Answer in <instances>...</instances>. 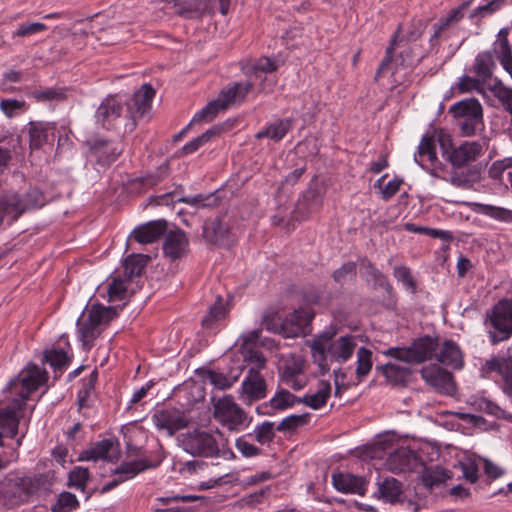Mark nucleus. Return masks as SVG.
<instances>
[{"mask_svg":"<svg viewBox=\"0 0 512 512\" xmlns=\"http://www.w3.org/2000/svg\"><path fill=\"white\" fill-rule=\"evenodd\" d=\"M89 152L96 162L102 166H109L122 154L123 146L119 142L94 138L87 141Z\"/></svg>","mask_w":512,"mask_h":512,"instance_id":"12","label":"nucleus"},{"mask_svg":"<svg viewBox=\"0 0 512 512\" xmlns=\"http://www.w3.org/2000/svg\"><path fill=\"white\" fill-rule=\"evenodd\" d=\"M254 436L258 443L266 444L272 441L275 437L274 424L272 422H263L254 429Z\"/></svg>","mask_w":512,"mask_h":512,"instance_id":"60","label":"nucleus"},{"mask_svg":"<svg viewBox=\"0 0 512 512\" xmlns=\"http://www.w3.org/2000/svg\"><path fill=\"white\" fill-rule=\"evenodd\" d=\"M31 95L39 102L62 101L66 99V89L55 87L36 89Z\"/></svg>","mask_w":512,"mask_h":512,"instance_id":"48","label":"nucleus"},{"mask_svg":"<svg viewBox=\"0 0 512 512\" xmlns=\"http://www.w3.org/2000/svg\"><path fill=\"white\" fill-rule=\"evenodd\" d=\"M295 120L293 118L276 119L260 130L255 136L257 139L269 138L275 142L281 141L286 134L293 128Z\"/></svg>","mask_w":512,"mask_h":512,"instance_id":"33","label":"nucleus"},{"mask_svg":"<svg viewBox=\"0 0 512 512\" xmlns=\"http://www.w3.org/2000/svg\"><path fill=\"white\" fill-rule=\"evenodd\" d=\"M327 340H329V333L325 332L314 339L311 345V352L314 362L319 365L322 370H328L327 356L328 346Z\"/></svg>","mask_w":512,"mask_h":512,"instance_id":"41","label":"nucleus"},{"mask_svg":"<svg viewBox=\"0 0 512 512\" xmlns=\"http://www.w3.org/2000/svg\"><path fill=\"white\" fill-rule=\"evenodd\" d=\"M242 399L246 404L265 398L267 385L260 372L247 373L241 384Z\"/></svg>","mask_w":512,"mask_h":512,"instance_id":"17","label":"nucleus"},{"mask_svg":"<svg viewBox=\"0 0 512 512\" xmlns=\"http://www.w3.org/2000/svg\"><path fill=\"white\" fill-rule=\"evenodd\" d=\"M127 292V287L123 280L115 278L110 283L108 295L110 301L123 300Z\"/></svg>","mask_w":512,"mask_h":512,"instance_id":"63","label":"nucleus"},{"mask_svg":"<svg viewBox=\"0 0 512 512\" xmlns=\"http://www.w3.org/2000/svg\"><path fill=\"white\" fill-rule=\"evenodd\" d=\"M331 393V385L328 381H320L318 389L314 394L305 395L300 398V403L311 407L312 409H319L323 407Z\"/></svg>","mask_w":512,"mask_h":512,"instance_id":"39","label":"nucleus"},{"mask_svg":"<svg viewBox=\"0 0 512 512\" xmlns=\"http://www.w3.org/2000/svg\"><path fill=\"white\" fill-rule=\"evenodd\" d=\"M474 0H465L456 8L449 11L446 17H441L437 23L433 25L434 33L430 38L432 45L438 44V40L442 33L448 29L450 25L460 22L464 17V11L468 9Z\"/></svg>","mask_w":512,"mask_h":512,"instance_id":"24","label":"nucleus"},{"mask_svg":"<svg viewBox=\"0 0 512 512\" xmlns=\"http://www.w3.org/2000/svg\"><path fill=\"white\" fill-rule=\"evenodd\" d=\"M494 96L499 100L504 109L512 115V89L503 86L500 82L491 88Z\"/></svg>","mask_w":512,"mask_h":512,"instance_id":"52","label":"nucleus"},{"mask_svg":"<svg viewBox=\"0 0 512 512\" xmlns=\"http://www.w3.org/2000/svg\"><path fill=\"white\" fill-rule=\"evenodd\" d=\"M208 10L207 0H183L176 9V14L183 18H201Z\"/></svg>","mask_w":512,"mask_h":512,"instance_id":"38","label":"nucleus"},{"mask_svg":"<svg viewBox=\"0 0 512 512\" xmlns=\"http://www.w3.org/2000/svg\"><path fill=\"white\" fill-rule=\"evenodd\" d=\"M119 454L118 443L111 439H104L95 443L90 449L83 451L80 454V460L97 461L103 459L113 462L118 459Z\"/></svg>","mask_w":512,"mask_h":512,"instance_id":"19","label":"nucleus"},{"mask_svg":"<svg viewBox=\"0 0 512 512\" xmlns=\"http://www.w3.org/2000/svg\"><path fill=\"white\" fill-rule=\"evenodd\" d=\"M508 34L509 32L506 28L498 32L491 53L499 59L503 68L512 78V48L508 40Z\"/></svg>","mask_w":512,"mask_h":512,"instance_id":"30","label":"nucleus"},{"mask_svg":"<svg viewBox=\"0 0 512 512\" xmlns=\"http://www.w3.org/2000/svg\"><path fill=\"white\" fill-rule=\"evenodd\" d=\"M394 277L402 282L404 287L411 293H415L417 290V284L414 280L411 270L407 266H396L393 272Z\"/></svg>","mask_w":512,"mask_h":512,"instance_id":"56","label":"nucleus"},{"mask_svg":"<svg viewBox=\"0 0 512 512\" xmlns=\"http://www.w3.org/2000/svg\"><path fill=\"white\" fill-rule=\"evenodd\" d=\"M213 400V417L217 422L231 431H239L245 426L247 414L234 401L233 396L225 395Z\"/></svg>","mask_w":512,"mask_h":512,"instance_id":"8","label":"nucleus"},{"mask_svg":"<svg viewBox=\"0 0 512 512\" xmlns=\"http://www.w3.org/2000/svg\"><path fill=\"white\" fill-rule=\"evenodd\" d=\"M450 478L451 472L438 466L425 468L421 474V481L429 490L445 483Z\"/></svg>","mask_w":512,"mask_h":512,"instance_id":"40","label":"nucleus"},{"mask_svg":"<svg viewBox=\"0 0 512 512\" xmlns=\"http://www.w3.org/2000/svg\"><path fill=\"white\" fill-rule=\"evenodd\" d=\"M312 318L313 314L297 310L285 318L279 325L271 326L269 322H265V324L268 330L277 332L286 338H295L305 334V329Z\"/></svg>","mask_w":512,"mask_h":512,"instance_id":"11","label":"nucleus"},{"mask_svg":"<svg viewBox=\"0 0 512 512\" xmlns=\"http://www.w3.org/2000/svg\"><path fill=\"white\" fill-rule=\"evenodd\" d=\"M159 462L153 463L147 459H136L133 461L123 462L113 471V475L119 478L118 482H125L134 478L140 472L149 468L157 467Z\"/></svg>","mask_w":512,"mask_h":512,"instance_id":"31","label":"nucleus"},{"mask_svg":"<svg viewBox=\"0 0 512 512\" xmlns=\"http://www.w3.org/2000/svg\"><path fill=\"white\" fill-rule=\"evenodd\" d=\"M47 125L42 122H30L28 128L31 149H40L47 142Z\"/></svg>","mask_w":512,"mask_h":512,"instance_id":"43","label":"nucleus"},{"mask_svg":"<svg viewBox=\"0 0 512 512\" xmlns=\"http://www.w3.org/2000/svg\"><path fill=\"white\" fill-rule=\"evenodd\" d=\"M167 229L165 220L150 221L146 224L136 227L133 232V238L141 244H149L158 240Z\"/></svg>","mask_w":512,"mask_h":512,"instance_id":"26","label":"nucleus"},{"mask_svg":"<svg viewBox=\"0 0 512 512\" xmlns=\"http://www.w3.org/2000/svg\"><path fill=\"white\" fill-rule=\"evenodd\" d=\"M89 479V470L88 468H83L80 466L74 467L70 473L68 478V484L76 489L84 490Z\"/></svg>","mask_w":512,"mask_h":512,"instance_id":"53","label":"nucleus"},{"mask_svg":"<svg viewBox=\"0 0 512 512\" xmlns=\"http://www.w3.org/2000/svg\"><path fill=\"white\" fill-rule=\"evenodd\" d=\"M414 460V452L408 448L402 447L390 454L388 464L392 472L400 473L410 470Z\"/></svg>","mask_w":512,"mask_h":512,"instance_id":"36","label":"nucleus"},{"mask_svg":"<svg viewBox=\"0 0 512 512\" xmlns=\"http://www.w3.org/2000/svg\"><path fill=\"white\" fill-rule=\"evenodd\" d=\"M477 211L483 215L493 218L494 220L504 223H512V210L510 209L479 203L477 204Z\"/></svg>","mask_w":512,"mask_h":512,"instance_id":"44","label":"nucleus"},{"mask_svg":"<svg viewBox=\"0 0 512 512\" xmlns=\"http://www.w3.org/2000/svg\"><path fill=\"white\" fill-rule=\"evenodd\" d=\"M322 204V195L312 180L309 187L304 191L302 199L298 201L296 213L301 215L302 219H306L309 215L317 210Z\"/></svg>","mask_w":512,"mask_h":512,"instance_id":"29","label":"nucleus"},{"mask_svg":"<svg viewBox=\"0 0 512 512\" xmlns=\"http://www.w3.org/2000/svg\"><path fill=\"white\" fill-rule=\"evenodd\" d=\"M167 171V166H161L158 172L136 178L134 182L139 183L144 188H150L160 183L167 176Z\"/></svg>","mask_w":512,"mask_h":512,"instance_id":"61","label":"nucleus"},{"mask_svg":"<svg viewBox=\"0 0 512 512\" xmlns=\"http://www.w3.org/2000/svg\"><path fill=\"white\" fill-rule=\"evenodd\" d=\"M235 446L244 457H254L259 455L261 452L258 447L248 442L245 436L237 438Z\"/></svg>","mask_w":512,"mask_h":512,"instance_id":"64","label":"nucleus"},{"mask_svg":"<svg viewBox=\"0 0 512 512\" xmlns=\"http://www.w3.org/2000/svg\"><path fill=\"white\" fill-rule=\"evenodd\" d=\"M439 141L443 156L454 167H462L469 162L475 161L482 152V145L476 141L465 142L457 148H451L449 137L442 136Z\"/></svg>","mask_w":512,"mask_h":512,"instance_id":"9","label":"nucleus"},{"mask_svg":"<svg viewBox=\"0 0 512 512\" xmlns=\"http://www.w3.org/2000/svg\"><path fill=\"white\" fill-rule=\"evenodd\" d=\"M226 308L223 299L218 296L215 303L209 308L208 314L202 319V325L210 326L213 322L224 318Z\"/></svg>","mask_w":512,"mask_h":512,"instance_id":"49","label":"nucleus"},{"mask_svg":"<svg viewBox=\"0 0 512 512\" xmlns=\"http://www.w3.org/2000/svg\"><path fill=\"white\" fill-rule=\"evenodd\" d=\"M327 346L330 360L341 364L352 357L357 347V340L354 335H344L333 339V333H329Z\"/></svg>","mask_w":512,"mask_h":512,"instance_id":"14","label":"nucleus"},{"mask_svg":"<svg viewBox=\"0 0 512 512\" xmlns=\"http://www.w3.org/2000/svg\"><path fill=\"white\" fill-rule=\"evenodd\" d=\"M183 449L198 457L213 458L219 457L220 444L217 436L211 432L195 429L183 435Z\"/></svg>","mask_w":512,"mask_h":512,"instance_id":"7","label":"nucleus"},{"mask_svg":"<svg viewBox=\"0 0 512 512\" xmlns=\"http://www.w3.org/2000/svg\"><path fill=\"white\" fill-rule=\"evenodd\" d=\"M149 257L145 255H129L124 262V275L128 279L140 276Z\"/></svg>","mask_w":512,"mask_h":512,"instance_id":"45","label":"nucleus"},{"mask_svg":"<svg viewBox=\"0 0 512 512\" xmlns=\"http://www.w3.org/2000/svg\"><path fill=\"white\" fill-rule=\"evenodd\" d=\"M506 3V0H491L484 5H480L475 8L469 15V18H484L487 15H492L500 10Z\"/></svg>","mask_w":512,"mask_h":512,"instance_id":"50","label":"nucleus"},{"mask_svg":"<svg viewBox=\"0 0 512 512\" xmlns=\"http://www.w3.org/2000/svg\"><path fill=\"white\" fill-rule=\"evenodd\" d=\"M117 316L113 307L93 304L87 308L77 321L78 331L83 346L90 349L94 340L101 334L103 327Z\"/></svg>","mask_w":512,"mask_h":512,"instance_id":"4","label":"nucleus"},{"mask_svg":"<svg viewBox=\"0 0 512 512\" xmlns=\"http://www.w3.org/2000/svg\"><path fill=\"white\" fill-rule=\"evenodd\" d=\"M47 380V373L37 365L31 364L24 369L17 378L12 379L8 384L11 392L17 393L11 404L0 408V428L9 438H15L18 433L19 417L21 411L32 392L36 391Z\"/></svg>","mask_w":512,"mask_h":512,"instance_id":"1","label":"nucleus"},{"mask_svg":"<svg viewBox=\"0 0 512 512\" xmlns=\"http://www.w3.org/2000/svg\"><path fill=\"white\" fill-rule=\"evenodd\" d=\"M332 484L339 492L364 496L368 481L363 476L338 472L332 474Z\"/></svg>","mask_w":512,"mask_h":512,"instance_id":"16","label":"nucleus"},{"mask_svg":"<svg viewBox=\"0 0 512 512\" xmlns=\"http://www.w3.org/2000/svg\"><path fill=\"white\" fill-rule=\"evenodd\" d=\"M400 28L401 27L398 26L396 32L390 40L388 47L386 48L385 57L381 61L374 76V82L376 83H378L380 78L387 73H391L393 75L397 66H406L411 64V59L407 61V59L403 56V53H400V55L394 59V50L398 42Z\"/></svg>","mask_w":512,"mask_h":512,"instance_id":"15","label":"nucleus"},{"mask_svg":"<svg viewBox=\"0 0 512 512\" xmlns=\"http://www.w3.org/2000/svg\"><path fill=\"white\" fill-rule=\"evenodd\" d=\"M243 358L244 362L249 367L248 373L260 372L266 366V358L263 353L254 347L244 348Z\"/></svg>","mask_w":512,"mask_h":512,"instance_id":"47","label":"nucleus"},{"mask_svg":"<svg viewBox=\"0 0 512 512\" xmlns=\"http://www.w3.org/2000/svg\"><path fill=\"white\" fill-rule=\"evenodd\" d=\"M155 90L150 84H144L134 93L133 98L127 103L128 116L134 121L138 117L144 116L151 108V102L154 98Z\"/></svg>","mask_w":512,"mask_h":512,"instance_id":"18","label":"nucleus"},{"mask_svg":"<svg viewBox=\"0 0 512 512\" xmlns=\"http://www.w3.org/2000/svg\"><path fill=\"white\" fill-rule=\"evenodd\" d=\"M376 369L393 385H405L411 374V370L408 367L392 363L377 366Z\"/></svg>","mask_w":512,"mask_h":512,"instance_id":"37","label":"nucleus"},{"mask_svg":"<svg viewBox=\"0 0 512 512\" xmlns=\"http://www.w3.org/2000/svg\"><path fill=\"white\" fill-rule=\"evenodd\" d=\"M309 419V414L302 415H290L284 418L276 427V430L279 432L284 431H293L297 427L302 426L307 423Z\"/></svg>","mask_w":512,"mask_h":512,"instance_id":"57","label":"nucleus"},{"mask_svg":"<svg viewBox=\"0 0 512 512\" xmlns=\"http://www.w3.org/2000/svg\"><path fill=\"white\" fill-rule=\"evenodd\" d=\"M79 505L77 497L70 492H63L59 495L57 503L53 505V512H70Z\"/></svg>","mask_w":512,"mask_h":512,"instance_id":"54","label":"nucleus"},{"mask_svg":"<svg viewBox=\"0 0 512 512\" xmlns=\"http://www.w3.org/2000/svg\"><path fill=\"white\" fill-rule=\"evenodd\" d=\"M481 375L488 378L496 372L501 377H512V346L507 348L505 356L492 357L484 362L480 369Z\"/></svg>","mask_w":512,"mask_h":512,"instance_id":"25","label":"nucleus"},{"mask_svg":"<svg viewBox=\"0 0 512 512\" xmlns=\"http://www.w3.org/2000/svg\"><path fill=\"white\" fill-rule=\"evenodd\" d=\"M489 325L488 335L491 344L497 345L512 335V300H499L486 314Z\"/></svg>","mask_w":512,"mask_h":512,"instance_id":"6","label":"nucleus"},{"mask_svg":"<svg viewBox=\"0 0 512 512\" xmlns=\"http://www.w3.org/2000/svg\"><path fill=\"white\" fill-rule=\"evenodd\" d=\"M439 347L438 337L424 336L415 340L409 347L412 363H422L435 357Z\"/></svg>","mask_w":512,"mask_h":512,"instance_id":"22","label":"nucleus"},{"mask_svg":"<svg viewBox=\"0 0 512 512\" xmlns=\"http://www.w3.org/2000/svg\"><path fill=\"white\" fill-rule=\"evenodd\" d=\"M387 177V174L383 175L379 178L375 184L376 187L381 189V195L383 200H389L392 198L400 189V186L403 183V180L400 178H394L387 182L383 186V180Z\"/></svg>","mask_w":512,"mask_h":512,"instance_id":"51","label":"nucleus"},{"mask_svg":"<svg viewBox=\"0 0 512 512\" xmlns=\"http://www.w3.org/2000/svg\"><path fill=\"white\" fill-rule=\"evenodd\" d=\"M45 202L44 193L36 187L30 188L23 195L9 191L0 196V212L12 223L25 212L41 208Z\"/></svg>","mask_w":512,"mask_h":512,"instance_id":"5","label":"nucleus"},{"mask_svg":"<svg viewBox=\"0 0 512 512\" xmlns=\"http://www.w3.org/2000/svg\"><path fill=\"white\" fill-rule=\"evenodd\" d=\"M422 379L443 394L452 395L456 388L453 375L437 365L425 366L421 369Z\"/></svg>","mask_w":512,"mask_h":512,"instance_id":"13","label":"nucleus"},{"mask_svg":"<svg viewBox=\"0 0 512 512\" xmlns=\"http://www.w3.org/2000/svg\"><path fill=\"white\" fill-rule=\"evenodd\" d=\"M449 112L459 119H472V121H482L483 112L479 101L475 98L461 100L449 109Z\"/></svg>","mask_w":512,"mask_h":512,"instance_id":"32","label":"nucleus"},{"mask_svg":"<svg viewBox=\"0 0 512 512\" xmlns=\"http://www.w3.org/2000/svg\"><path fill=\"white\" fill-rule=\"evenodd\" d=\"M47 26L40 22L22 23L18 26L17 30L13 32V38L15 37H28L42 31H45Z\"/></svg>","mask_w":512,"mask_h":512,"instance_id":"62","label":"nucleus"},{"mask_svg":"<svg viewBox=\"0 0 512 512\" xmlns=\"http://www.w3.org/2000/svg\"><path fill=\"white\" fill-rule=\"evenodd\" d=\"M152 420L157 429L166 431L168 436H173L177 431L186 428L189 424L186 413L174 407L156 410Z\"/></svg>","mask_w":512,"mask_h":512,"instance_id":"10","label":"nucleus"},{"mask_svg":"<svg viewBox=\"0 0 512 512\" xmlns=\"http://www.w3.org/2000/svg\"><path fill=\"white\" fill-rule=\"evenodd\" d=\"M251 81L235 82L233 85L224 88L217 99L210 101L204 108L198 111L192 118L191 123L211 122L217 114L234 104L244 102L247 94L253 89Z\"/></svg>","mask_w":512,"mask_h":512,"instance_id":"3","label":"nucleus"},{"mask_svg":"<svg viewBox=\"0 0 512 512\" xmlns=\"http://www.w3.org/2000/svg\"><path fill=\"white\" fill-rule=\"evenodd\" d=\"M357 266L355 262H346L339 269L333 272V280L343 285L347 280L356 277Z\"/></svg>","mask_w":512,"mask_h":512,"instance_id":"58","label":"nucleus"},{"mask_svg":"<svg viewBox=\"0 0 512 512\" xmlns=\"http://www.w3.org/2000/svg\"><path fill=\"white\" fill-rule=\"evenodd\" d=\"M479 408L490 415L495 416L498 419H505L512 423V413L502 409L500 406H498L496 403L483 399L479 402Z\"/></svg>","mask_w":512,"mask_h":512,"instance_id":"55","label":"nucleus"},{"mask_svg":"<svg viewBox=\"0 0 512 512\" xmlns=\"http://www.w3.org/2000/svg\"><path fill=\"white\" fill-rule=\"evenodd\" d=\"M203 238L210 244L226 246L231 243V235L228 227L220 218L208 219L203 224Z\"/></svg>","mask_w":512,"mask_h":512,"instance_id":"21","label":"nucleus"},{"mask_svg":"<svg viewBox=\"0 0 512 512\" xmlns=\"http://www.w3.org/2000/svg\"><path fill=\"white\" fill-rule=\"evenodd\" d=\"M44 357L54 370H61L68 364V356L63 350L53 349L46 351Z\"/></svg>","mask_w":512,"mask_h":512,"instance_id":"59","label":"nucleus"},{"mask_svg":"<svg viewBox=\"0 0 512 512\" xmlns=\"http://www.w3.org/2000/svg\"><path fill=\"white\" fill-rule=\"evenodd\" d=\"M373 366L372 351L362 346L357 350V361H356V379L358 382L363 381L371 372Z\"/></svg>","mask_w":512,"mask_h":512,"instance_id":"42","label":"nucleus"},{"mask_svg":"<svg viewBox=\"0 0 512 512\" xmlns=\"http://www.w3.org/2000/svg\"><path fill=\"white\" fill-rule=\"evenodd\" d=\"M189 241L184 231L176 229L169 231L163 243L165 256L172 260L181 258L188 252Z\"/></svg>","mask_w":512,"mask_h":512,"instance_id":"23","label":"nucleus"},{"mask_svg":"<svg viewBox=\"0 0 512 512\" xmlns=\"http://www.w3.org/2000/svg\"><path fill=\"white\" fill-rule=\"evenodd\" d=\"M415 161L422 168H427L429 165L432 167L436 166L438 159L435 151V141L432 136H424L422 138L415 155Z\"/></svg>","mask_w":512,"mask_h":512,"instance_id":"34","label":"nucleus"},{"mask_svg":"<svg viewBox=\"0 0 512 512\" xmlns=\"http://www.w3.org/2000/svg\"><path fill=\"white\" fill-rule=\"evenodd\" d=\"M377 492L374 494L378 499L390 504L400 503L403 498V484L394 477H387L382 482H378Z\"/></svg>","mask_w":512,"mask_h":512,"instance_id":"28","label":"nucleus"},{"mask_svg":"<svg viewBox=\"0 0 512 512\" xmlns=\"http://www.w3.org/2000/svg\"><path fill=\"white\" fill-rule=\"evenodd\" d=\"M124 105L114 96L105 98L96 111V119L101 125L110 129L114 122L122 115Z\"/></svg>","mask_w":512,"mask_h":512,"instance_id":"20","label":"nucleus"},{"mask_svg":"<svg viewBox=\"0 0 512 512\" xmlns=\"http://www.w3.org/2000/svg\"><path fill=\"white\" fill-rule=\"evenodd\" d=\"M295 403H300V398L296 397L286 389H280L270 399L269 406L273 410H285L293 407Z\"/></svg>","mask_w":512,"mask_h":512,"instance_id":"46","label":"nucleus"},{"mask_svg":"<svg viewBox=\"0 0 512 512\" xmlns=\"http://www.w3.org/2000/svg\"><path fill=\"white\" fill-rule=\"evenodd\" d=\"M495 68L494 57L490 51L479 53L471 71L485 84L492 77Z\"/></svg>","mask_w":512,"mask_h":512,"instance_id":"35","label":"nucleus"},{"mask_svg":"<svg viewBox=\"0 0 512 512\" xmlns=\"http://www.w3.org/2000/svg\"><path fill=\"white\" fill-rule=\"evenodd\" d=\"M435 359L453 369H461L463 366L462 352L459 346L452 340H445L442 345H439Z\"/></svg>","mask_w":512,"mask_h":512,"instance_id":"27","label":"nucleus"},{"mask_svg":"<svg viewBox=\"0 0 512 512\" xmlns=\"http://www.w3.org/2000/svg\"><path fill=\"white\" fill-rule=\"evenodd\" d=\"M47 483V475L9 472L0 479V507L13 509L30 501Z\"/></svg>","mask_w":512,"mask_h":512,"instance_id":"2","label":"nucleus"}]
</instances>
